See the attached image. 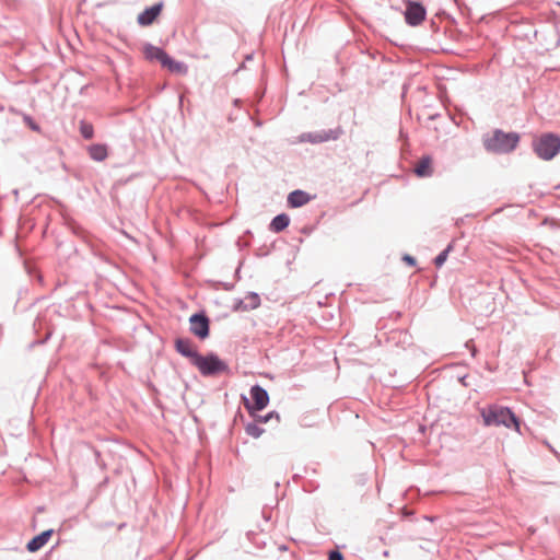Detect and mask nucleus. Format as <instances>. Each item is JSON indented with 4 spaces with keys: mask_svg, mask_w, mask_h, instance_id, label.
I'll use <instances>...</instances> for the list:
<instances>
[{
    "mask_svg": "<svg viewBox=\"0 0 560 560\" xmlns=\"http://www.w3.org/2000/svg\"><path fill=\"white\" fill-rule=\"evenodd\" d=\"M481 417L486 425H504L520 431V423L515 415L506 407L489 406L481 410Z\"/></svg>",
    "mask_w": 560,
    "mask_h": 560,
    "instance_id": "obj_1",
    "label": "nucleus"
},
{
    "mask_svg": "<svg viewBox=\"0 0 560 560\" xmlns=\"http://www.w3.org/2000/svg\"><path fill=\"white\" fill-rule=\"evenodd\" d=\"M520 141V137L515 132H503L495 130L492 135L483 138L485 148L489 152L506 153L514 150Z\"/></svg>",
    "mask_w": 560,
    "mask_h": 560,
    "instance_id": "obj_2",
    "label": "nucleus"
},
{
    "mask_svg": "<svg viewBox=\"0 0 560 560\" xmlns=\"http://www.w3.org/2000/svg\"><path fill=\"white\" fill-rule=\"evenodd\" d=\"M534 150L542 160H551L560 151V138L555 133H544L534 142Z\"/></svg>",
    "mask_w": 560,
    "mask_h": 560,
    "instance_id": "obj_3",
    "label": "nucleus"
},
{
    "mask_svg": "<svg viewBox=\"0 0 560 560\" xmlns=\"http://www.w3.org/2000/svg\"><path fill=\"white\" fill-rule=\"evenodd\" d=\"M203 376H214L226 370L225 363L215 354L199 355L192 363Z\"/></svg>",
    "mask_w": 560,
    "mask_h": 560,
    "instance_id": "obj_4",
    "label": "nucleus"
},
{
    "mask_svg": "<svg viewBox=\"0 0 560 560\" xmlns=\"http://www.w3.org/2000/svg\"><path fill=\"white\" fill-rule=\"evenodd\" d=\"M405 5L406 10L404 15L408 25L418 26L425 20L427 11L421 3L406 0Z\"/></svg>",
    "mask_w": 560,
    "mask_h": 560,
    "instance_id": "obj_5",
    "label": "nucleus"
},
{
    "mask_svg": "<svg viewBox=\"0 0 560 560\" xmlns=\"http://www.w3.org/2000/svg\"><path fill=\"white\" fill-rule=\"evenodd\" d=\"M209 318L205 314H194L189 318L191 334L201 340L209 336Z\"/></svg>",
    "mask_w": 560,
    "mask_h": 560,
    "instance_id": "obj_6",
    "label": "nucleus"
},
{
    "mask_svg": "<svg viewBox=\"0 0 560 560\" xmlns=\"http://www.w3.org/2000/svg\"><path fill=\"white\" fill-rule=\"evenodd\" d=\"M250 395L254 406L249 409V406L247 405V410H249L252 417L256 418V411L264 409L268 405L269 396L264 388L257 385L252 387Z\"/></svg>",
    "mask_w": 560,
    "mask_h": 560,
    "instance_id": "obj_7",
    "label": "nucleus"
},
{
    "mask_svg": "<svg viewBox=\"0 0 560 560\" xmlns=\"http://www.w3.org/2000/svg\"><path fill=\"white\" fill-rule=\"evenodd\" d=\"M162 9H163L162 2L156 3V4L152 5L151 8L145 9L143 12H141L138 15V18H137L138 23L141 26L151 25L158 19V16L161 14Z\"/></svg>",
    "mask_w": 560,
    "mask_h": 560,
    "instance_id": "obj_8",
    "label": "nucleus"
},
{
    "mask_svg": "<svg viewBox=\"0 0 560 560\" xmlns=\"http://www.w3.org/2000/svg\"><path fill=\"white\" fill-rule=\"evenodd\" d=\"M175 348L182 355L189 358L191 363L195 362V358L200 355L198 354L195 345L189 339H176Z\"/></svg>",
    "mask_w": 560,
    "mask_h": 560,
    "instance_id": "obj_9",
    "label": "nucleus"
},
{
    "mask_svg": "<svg viewBox=\"0 0 560 560\" xmlns=\"http://www.w3.org/2000/svg\"><path fill=\"white\" fill-rule=\"evenodd\" d=\"M52 534H54L52 529H47V530H44L42 534L35 536L33 539H31L27 542V546H26L27 550L30 552L38 551L40 548H43L48 542V540L50 539Z\"/></svg>",
    "mask_w": 560,
    "mask_h": 560,
    "instance_id": "obj_10",
    "label": "nucleus"
},
{
    "mask_svg": "<svg viewBox=\"0 0 560 560\" xmlns=\"http://www.w3.org/2000/svg\"><path fill=\"white\" fill-rule=\"evenodd\" d=\"M415 174L418 177H428L433 174L432 159L430 156L421 158L413 168Z\"/></svg>",
    "mask_w": 560,
    "mask_h": 560,
    "instance_id": "obj_11",
    "label": "nucleus"
},
{
    "mask_svg": "<svg viewBox=\"0 0 560 560\" xmlns=\"http://www.w3.org/2000/svg\"><path fill=\"white\" fill-rule=\"evenodd\" d=\"M311 200V196L303 190H294L288 196V203L292 208H299L306 205Z\"/></svg>",
    "mask_w": 560,
    "mask_h": 560,
    "instance_id": "obj_12",
    "label": "nucleus"
},
{
    "mask_svg": "<svg viewBox=\"0 0 560 560\" xmlns=\"http://www.w3.org/2000/svg\"><path fill=\"white\" fill-rule=\"evenodd\" d=\"M161 65L174 73L185 74L187 72V67L184 63L173 60L167 54Z\"/></svg>",
    "mask_w": 560,
    "mask_h": 560,
    "instance_id": "obj_13",
    "label": "nucleus"
},
{
    "mask_svg": "<svg viewBox=\"0 0 560 560\" xmlns=\"http://www.w3.org/2000/svg\"><path fill=\"white\" fill-rule=\"evenodd\" d=\"M143 54L148 60H158L160 63L165 58L166 52L153 45L147 44L143 47Z\"/></svg>",
    "mask_w": 560,
    "mask_h": 560,
    "instance_id": "obj_14",
    "label": "nucleus"
},
{
    "mask_svg": "<svg viewBox=\"0 0 560 560\" xmlns=\"http://www.w3.org/2000/svg\"><path fill=\"white\" fill-rule=\"evenodd\" d=\"M89 154L91 159H93L94 161H104L108 155L107 147L105 144L98 143L92 144L91 147H89Z\"/></svg>",
    "mask_w": 560,
    "mask_h": 560,
    "instance_id": "obj_15",
    "label": "nucleus"
},
{
    "mask_svg": "<svg viewBox=\"0 0 560 560\" xmlns=\"http://www.w3.org/2000/svg\"><path fill=\"white\" fill-rule=\"evenodd\" d=\"M289 223L290 218L285 213H281L273 218L270 223V229L278 233L283 231L289 225Z\"/></svg>",
    "mask_w": 560,
    "mask_h": 560,
    "instance_id": "obj_16",
    "label": "nucleus"
},
{
    "mask_svg": "<svg viewBox=\"0 0 560 560\" xmlns=\"http://www.w3.org/2000/svg\"><path fill=\"white\" fill-rule=\"evenodd\" d=\"M80 131L85 139H91L93 137V126L89 122L81 121Z\"/></svg>",
    "mask_w": 560,
    "mask_h": 560,
    "instance_id": "obj_17",
    "label": "nucleus"
},
{
    "mask_svg": "<svg viewBox=\"0 0 560 560\" xmlns=\"http://www.w3.org/2000/svg\"><path fill=\"white\" fill-rule=\"evenodd\" d=\"M450 249H451V246H448L446 249H444L442 253H440L436 256V258L434 260L436 267H441L445 262V260L447 259Z\"/></svg>",
    "mask_w": 560,
    "mask_h": 560,
    "instance_id": "obj_18",
    "label": "nucleus"
},
{
    "mask_svg": "<svg viewBox=\"0 0 560 560\" xmlns=\"http://www.w3.org/2000/svg\"><path fill=\"white\" fill-rule=\"evenodd\" d=\"M259 305V296L256 293L247 294V306L256 308Z\"/></svg>",
    "mask_w": 560,
    "mask_h": 560,
    "instance_id": "obj_19",
    "label": "nucleus"
},
{
    "mask_svg": "<svg viewBox=\"0 0 560 560\" xmlns=\"http://www.w3.org/2000/svg\"><path fill=\"white\" fill-rule=\"evenodd\" d=\"M264 430L259 429L256 424L247 425V434L259 438L262 434Z\"/></svg>",
    "mask_w": 560,
    "mask_h": 560,
    "instance_id": "obj_20",
    "label": "nucleus"
},
{
    "mask_svg": "<svg viewBox=\"0 0 560 560\" xmlns=\"http://www.w3.org/2000/svg\"><path fill=\"white\" fill-rule=\"evenodd\" d=\"M273 418L276 419L277 422L280 421L279 415H277L275 412H269L265 418H259V419H257V421L259 423H264V422H267L268 420L273 419Z\"/></svg>",
    "mask_w": 560,
    "mask_h": 560,
    "instance_id": "obj_21",
    "label": "nucleus"
},
{
    "mask_svg": "<svg viewBox=\"0 0 560 560\" xmlns=\"http://www.w3.org/2000/svg\"><path fill=\"white\" fill-rule=\"evenodd\" d=\"M329 140V137L327 135H315L312 139L313 142H324Z\"/></svg>",
    "mask_w": 560,
    "mask_h": 560,
    "instance_id": "obj_22",
    "label": "nucleus"
},
{
    "mask_svg": "<svg viewBox=\"0 0 560 560\" xmlns=\"http://www.w3.org/2000/svg\"><path fill=\"white\" fill-rule=\"evenodd\" d=\"M329 560H343V556L339 551H331L329 553Z\"/></svg>",
    "mask_w": 560,
    "mask_h": 560,
    "instance_id": "obj_23",
    "label": "nucleus"
},
{
    "mask_svg": "<svg viewBox=\"0 0 560 560\" xmlns=\"http://www.w3.org/2000/svg\"><path fill=\"white\" fill-rule=\"evenodd\" d=\"M25 121L33 130L39 131V127L30 117H25Z\"/></svg>",
    "mask_w": 560,
    "mask_h": 560,
    "instance_id": "obj_24",
    "label": "nucleus"
},
{
    "mask_svg": "<svg viewBox=\"0 0 560 560\" xmlns=\"http://www.w3.org/2000/svg\"><path fill=\"white\" fill-rule=\"evenodd\" d=\"M404 260H405L408 265H410V266H415V264H416V259H415L413 257L409 256V255H406V256L404 257Z\"/></svg>",
    "mask_w": 560,
    "mask_h": 560,
    "instance_id": "obj_25",
    "label": "nucleus"
}]
</instances>
